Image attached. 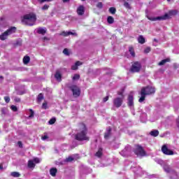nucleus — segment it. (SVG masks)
<instances>
[{"mask_svg": "<svg viewBox=\"0 0 179 179\" xmlns=\"http://www.w3.org/2000/svg\"><path fill=\"white\" fill-rule=\"evenodd\" d=\"M138 41L140 44H145V40L143 36L140 35L138 38Z\"/></svg>", "mask_w": 179, "mask_h": 179, "instance_id": "aec40b11", "label": "nucleus"}, {"mask_svg": "<svg viewBox=\"0 0 179 179\" xmlns=\"http://www.w3.org/2000/svg\"><path fill=\"white\" fill-rule=\"evenodd\" d=\"M142 68V65L138 62H135L130 69L131 72L136 73L139 72Z\"/></svg>", "mask_w": 179, "mask_h": 179, "instance_id": "0eeeda50", "label": "nucleus"}, {"mask_svg": "<svg viewBox=\"0 0 179 179\" xmlns=\"http://www.w3.org/2000/svg\"><path fill=\"white\" fill-rule=\"evenodd\" d=\"M156 91L155 90V87H146L141 89V91L140 92L141 97L138 100L139 103H143L145 101V99L146 98V96H148L149 94H153Z\"/></svg>", "mask_w": 179, "mask_h": 179, "instance_id": "7ed1b4c3", "label": "nucleus"}, {"mask_svg": "<svg viewBox=\"0 0 179 179\" xmlns=\"http://www.w3.org/2000/svg\"><path fill=\"white\" fill-rule=\"evenodd\" d=\"M42 141H47L48 139V136L46 134V133L44 134L43 136L41 137Z\"/></svg>", "mask_w": 179, "mask_h": 179, "instance_id": "f704fd0d", "label": "nucleus"}, {"mask_svg": "<svg viewBox=\"0 0 179 179\" xmlns=\"http://www.w3.org/2000/svg\"><path fill=\"white\" fill-rule=\"evenodd\" d=\"M168 1H170L171 0H167Z\"/></svg>", "mask_w": 179, "mask_h": 179, "instance_id": "e2e57ef3", "label": "nucleus"}, {"mask_svg": "<svg viewBox=\"0 0 179 179\" xmlns=\"http://www.w3.org/2000/svg\"><path fill=\"white\" fill-rule=\"evenodd\" d=\"M144 117H145L144 119L141 118V122H146L148 120V118L146 117V115H143Z\"/></svg>", "mask_w": 179, "mask_h": 179, "instance_id": "a18cd8bd", "label": "nucleus"}, {"mask_svg": "<svg viewBox=\"0 0 179 179\" xmlns=\"http://www.w3.org/2000/svg\"><path fill=\"white\" fill-rule=\"evenodd\" d=\"M80 65H82V62L78 61L71 66V69H73V71H76V69H78V67L80 66Z\"/></svg>", "mask_w": 179, "mask_h": 179, "instance_id": "f3484780", "label": "nucleus"}, {"mask_svg": "<svg viewBox=\"0 0 179 179\" xmlns=\"http://www.w3.org/2000/svg\"><path fill=\"white\" fill-rule=\"evenodd\" d=\"M166 62H169V59H163L162 61H161V62L159 63V66L164 65V64H166Z\"/></svg>", "mask_w": 179, "mask_h": 179, "instance_id": "473e14b6", "label": "nucleus"}, {"mask_svg": "<svg viewBox=\"0 0 179 179\" xmlns=\"http://www.w3.org/2000/svg\"><path fill=\"white\" fill-rule=\"evenodd\" d=\"M131 149V147L127 146L123 150L120 152V155L123 156L124 157H127L128 153L127 150H129Z\"/></svg>", "mask_w": 179, "mask_h": 179, "instance_id": "dca6fc26", "label": "nucleus"}, {"mask_svg": "<svg viewBox=\"0 0 179 179\" xmlns=\"http://www.w3.org/2000/svg\"><path fill=\"white\" fill-rule=\"evenodd\" d=\"M144 52L148 54V52H150V48H147L145 49Z\"/></svg>", "mask_w": 179, "mask_h": 179, "instance_id": "de8ad7c7", "label": "nucleus"}, {"mask_svg": "<svg viewBox=\"0 0 179 179\" xmlns=\"http://www.w3.org/2000/svg\"><path fill=\"white\" fill-rule=\"evenodd\" d=\"M123 101H124L123 98L117 97L113 100V106L117 108H120V107L122 106Z\"/></svg>", "mask_w": 179, "mask_h": 179, "instance_id": "9b49d317", "label": "nucleus"}, {"mask_svg": "<svg viewBox=\"0 0 179 179\" xmlns=\"http://www.w3.org/2000/svg\"><path fill=\"white\" fill-rule=\"evenodd\" d=\"M14 101H15L16 103H20V98L15 97V98L14 99Z\"/></svg>", "mask_w": 179, "mask_h": 179, "instance_id": "8fccbe9b", "label": "nucleus"}, {"mask_svg": "<svg viewBox=\"0 0 179 179\" xmlns=\"http://www.w3.org/2000/svg\"><path fill=\"white\" fill-rule=\"evenodd\" d=\"M32 161L34 162V163L35 164H38V163H40V162H41V159L36 157V158L33 159Z\"/></svg>", "mask_w": 179, "mask_h": 179, "instance_id": "2f4dec72", "label": "nucleus"}, {"mask_svg": "<svg viewBox=\"0 0 179 179\" xmlns=\"http://www.w3.org/2000/svg\"><path fill=\"white\" fill-rule=\"evenodd\" d=\"M150 135H151V136H159V131L157 130H152L150 132Z\"/></svg>", "mask_w": 179, "mask_h": 179, "instance_id": "4be33fe9", "label": "nucleus"}, {"mask_svg": "<svg viewBox=\"0 0 179 179\" xmlns=\"http://www.w3.org/2000/svg\"><path fill=\"white\" fill-rule=\"evenodd\" d=\"M127 104L129 108L131 110L133 115H135V112H134V94L130 93L127 99Z\"/></svg>", "mask_w": 179, "mask_h": 179, "instance_id": "423d86ee", "label": "nucleus"}, {"mask_svg": "<svg viewBox=\"0 0 179 179\" xmlns=\"http://www.w3.org/2000/svg\"><path fill=\"white\" fill-rule=\"evenodd\" d=\"M178 13V10H171L169 12V13H166L164 15L159 17H153V16H147L148 20H151V22H156L157 20H167L170 19L171 16H176Z\"/></svg>", "mask_w": 179, "mask_h": 179, "instance_id": "f03ea898", "label": "nucleus"}, {"mask_svg": "<svg viewBox=\"0 0 179 179\" xmlns=\"http://www.w3.org/2000/svg\"><path fill=\"white\" fill-rule=\"evenodd\" d=\"M2 20H3V18L0 19V23L2 22Z\"/></svg>", "mask_w": 179, "mask_h": 179, "instance_id": "13d9d810", "label": "nucleus"}, {"mask_svg": "<svg viewBox=\"0 0 179 179\" xmlns=\"http://www.w3.org/2000/svg\"><path fill=\"white\" fill-rule=\"evenodd\" d=\"M96 8H98V9H102L103 8V3L99 2L96 4Z\"/></svg>", "mask_w": 179, "mask_h": 179, "instance_id": "c9c22d12", "label": "nucleus"}, {"mask_svg": "<svg viewBox=\"0 0 179 179\" xmlns=\"http://www.w3.org/2000/svg\"><path fill=\"white\" fill-rule=\"evenodd\" d=\"M124 6L127 8V9H131V6L128 3V2H124Z\"/></svg>", "mask_w": 179, "mask_h": 179, "instance_id": "a19ab883", "label": "nucleus"}, {"mask_svg": "<svg viewBox=\"0 0 179 179\" xmlns=\"http://www.w3.org/2000/svg\"><path fill=\"white\" fill-rule=\"evenodd\" d=\"M30 112V115L28 116V118H33L34 117V111H33L31 109L29 110Z\"/></svg>", "mask_w": 179, "mask_h": 179, "instance_id": "7c9ffc66", "label": "nucleus"}, {"mask_svg": "<svg viewBox=\"0 0 179 179\" xmlns=\"http://www.w3.org/2000/svg\"><path fill=\"white\" fill-rule=\"evenodd\" d=\"M119 94H122V93H119Z\"/></svg>", "mask_w": 179, "mask_h": 179, "instance_id": "052dcab7", "label": "nucleus"}, {"mask_svg": "<svg viewBox=\"0 0 179 179\" xmlns=\"http://www.w3.org/2000/svg\"><path fill=\"white\" fill-rule=\"evenodd\" d=\"M80 78V76L79 74H75L73 76V80H78Z\"/></svg>", "mask_w": 179, "mask_h": 179, "instance_id": "72a5a7b5", "label": "nucleus"}, {"mask_svg": "<svg viewBox=\"0 0 179 179\" xmlns=\"http://www.w3.org/2000/svg\"><path fill=\"white\" fill-rule=\"evenodd\" d=\"M110 13H112V15L115 14V12H117V10L114 7H111L109 8Z\"/></svg>", "mask_w": 179, "mask_h": 179, "instance_id": "c85d7f7f", "label": "nucleus"}, {"mask_svg": "<svg viewBox=\"0 0 179 179\" xmlns=\"http://www.w3.org/2000/svg\"><path fill=\"white\" fill-rule=\"evenodd\" d=\"M13 33H16V27H11L0 35V40L5 41V40H7L8 37H9L10 34H13Z\"/></svg>", "mask_w": 179, "mask_h": 179, "instance_id": "20e7f679", "label": "nucleus"}, {"mask_svg": "<svg viewBox=\"0 0 179 179\" xmlns=\"http://www.w3.org/2000/svg\"><path fill=\"white\" fill-rule=\"evenodd\" d=\"M111 138V128L108 127L104 134V139L108 141Z\"/></svg>", "mask_w": 179, "mask_h": 179, "instance_id": "ddd939ff", "label": "nucleus"}, {"mask_svg": "<svg viewBox=\"0 0 179 179\" xmlns=\"http://www.w3.org/2000/svg\"><path fill=\"white\" fill-rule=\"evenodd\" d=\"M28 167L29 169H34V167H36V164L34 163V161H33V159L28 161Z\"/></svg>", "mask_w": 179, "mask_h": 179, "instance_id": "a211bd4d", "label": "nucleus"}, {"mask_svg": "<svg viewBox=\"0 0 179 179\" xmlns=\"http://www.w3.org/2000/svg\"><path fill=\"white\" fill-rule=\"evenodd\" d=\"M66 162H73V157H69L68 158L66 159Z\"/></svg>", "mask_w": 179, "mask_h": 179, "instance_id": "c03bdc74", "label": "nucleus"}, {"mask_svg": "<svg viewBox=\"0 0 179 179\" xmlns=\"http://www.w3.org/2000/svg\"><path fill=\"white\" fill-rule=\"evenodd\" d=\"M36 22H37V15L34 13L26 14L22 18V23L26 26H34Z\"/></svg>", "mask_w": 179, "mask_h": 179, "instance_id": "f257e3e1", "label": "nucleus"}, {"mask_svg": "<svg viewBox=\"0 0 179 179\" xmlns=\"http://www.w3.org/2000/svg\"><path fill=\"white\" fill-rule=\"evenodd\" d=\"M61 36H64V37H66L68 36H78V34H76V32H75L74 31H63L61 34Z\"/></svg>", "mask_w": 179, "mask_h": 179, "instance_id": "f8f14e48", "label": "nucleus"}, {"mask_svg": "<svg viewBox=\"0 0 179 179\" xmlns=\"http://www.w3.org/2000/svg\"><path fill=\"white\" fill-rule=\"evenodd\" d=\"M43 99H44V95H43V94H39L38 95V98L37 100L38 102L41 101V100H43Z\"/></svg>", "mask_w": 179, "mask_h": 179, "instance_id": "c756f323", "label": "nucleus"}, {"mask_svg": "<svg viewBox=\"0 0 179 179\" xmlns=\"http://www.w3.org/2000/svg\"><path fill=\"white\" fill-rule=\"evenodd\" d=\"M0 78H2V76H0Z\"/></svg>", "mask_w": 179, "mask_h": 179, "instance_id": "0e129e2a", "label": "nucleus"}, {"mask_svg": "<svg viewBox=\"0 0 179 179\" xmlns=\"http://www.w3.org/2000/svg\"><path fill=\"white\" fill-rule=\"evenodd\" d=\"M4 100L6 103H9L10 101V98H9V96H5Z\"/></svg>", "mask_w": 179, "mask_h": 179, "instance_id": "37998d69", "label": "nucleus"}, {"mask_svg": "<svg viewBox=\"0 0 179 179\" xmlns=\"http://www.w3.org/2000/svg\"><path fill=\"white\" fill-rule=\"evenodd\" d=\"M49 40H50V38H48V37H43V41H49Z\"/></svg>", "mask_w": 179, "mask_h": 179, "instance_id": "3c124183", "label": "nucleus"}, {"mask_svg": "<svg viewBox=\"0 0 179 179\" xmlns=\"http://www.w3.org/2000/svg\"><path fill=\"white\" fill-rule=\"evenodd\" d=\"M135 155L140 157L146 156V152H145V150H143V148L141 145H137L134 150Z\"/></svg>", "mask_w": 179, "mask_h": 179, "instance_id": "6e6552de", "label": "nucleus"}, {"mask_svg": "<svg viewBox=\"0 0 179 179\" xmlns=\"http://www.w3.org/2000/svg\"><path fill=\"white\" fill-rule=\"evenodd\" d=\"M103 103H106V101H108V96H106L105 98H103Z\"/></svg>", "mask_w": 179, "mask_h": 179, "instance_id": "603ef678", "label": "nucleus"}, {"mask_svg": "<svg viewBox=\"0 0 179 179\" xmlns=\"http://www.w3.org/2000/svg\"><path fill=\"white\" fill-rule=\"evenodd\" d=\"M55 121H56L55 118H52V119H50V120H49V124H50V125H52V124H55Z\"/></svg>", "mask_w": 179, "mask_h": 179, "instance_id": "4c0bfd02", "label": "nucleus"}, {"mask_svg": "<svg viewBox=\"0 0 179 179\" xmlns=\"http://www.w3.org/2000/svg\"><path fill=\"white\" fill-rule=\"evenodd\" d=\"M74 97H79L80 96V89L76 85H72L70 87Z\"/></svg>", "mask_w": 179, "mask_h": 179, "instance_id": "1a4fd4ad", "label": "nucleus"}, {"mask_svg": "<svg viewBox=\"0 0 179 179\" xmlns=\"http://www.w3.org/2000/svg\"><path fill=\"white\" fill-rule=\"evenodd\" d=\"M82 1H85V0H82Z\"/></svg>", "mask_w": 179, "mask_h": 179, "instance_id": "69168bd1", "label": "nucleus"}, {"mask_svg": "<svg viewBox=\"0 0 179 179\" xmlns=\"http://www.w3.org/2000/svg\"><path fill=\"white\" fill-rule=\"evenodd\" d=\"M102 155H103V149L99 148L98 152L95 154V156H96V157H101Z\"/></svg>", "mask_w": 179, "mask_h": 179, "instance_id": "b1692460", "label": "nucleus"}, {"mask_svg": "<svg viewBox=\"0 0 179 179\" xmlns=\"http://www.w3.org/2000/svg\"><path fill=\"white\" fill-rule=\"evenodd\" d=\"M63 54H64V55H69V50L67 48H65L63 50Z\"/></svg>", "mask_w": 179, "mask_h": 179, "instance_id": "ea45409f", "label": "nucleus"}, {"mask_svg": "<svg viewBox=\"0 0 179 179\" xmlns=\"http://www.w3.org/2000/svg\"><path fill=\"white\" fill-rule=\"evenodd\" d=\"M55 78L57 79V80H58L59 82H61V79L62 78V76H61V73L59 71H57L55 75Z\"/></svg>", "mask_w": 179, "mask_h": 179, "instance_id": "412c9836", "label": "nucleus"}, {"mask_svg": "<svg viewBox=\"0 0 179 179\" xmlns=\"http://www.w3.org/2000/svg\"><path fill=\"white\" fill-rule=\"evenodd\" d=\"M164 170L166 173H171V168L167 165L164 166Z\"/></svg>", "mask_w": 179, "mask_h": 179, "instance_id": "a878e982", "label": "nucleus"}, {"mask_svg": "<svg viewBox=\"0 0 179 179\" xmlns=\"http://www.w3.org/2000/svg\"><path fill=\"white\" fill-rule=\"evenodd\" d=\"M129 52H130L131 57H135V50H134V48L129 47Z\"/></svg>", "mask_w": 179, "mask_h": 179, "instance_id": "cd10ccee", "label": "nucleus"}, {"mask_svg": "<svg viewBox=\"0 0 179 179\" xmlns=\"http://www.w3.org/2000/svg\"><path fill=\"white\" fill-rule=\"evenodd\" d=\"M42 108H44V110H47L48 108V106L47 105V103H43L42 105Z\"/></svg>", "mask_w": 179, "mask_h": 179, "instance_id": "79ce46f5", "label": "nucleus"}, {"mask_svg": "<svg viewBox=\"0 0 179 179\" xmlns=\"http://www.w3.org/2000/svg\"><path fill=\"white\" fill-rule=\"evenodd\" d=\"M50 176H52V177H55V176H57V169L56 168L50 169Z\"/></svg>", "mask_w": 179, "mask_h": 179, "instance_id": "6ab92c4d", "label": "nucleus"}, {"mask_svg": "<svg viewBox=\"0 0 179 179\" xmlns=\"http://www.w3.org/2000/svg\"><path fill=\"white\" fill-rule=\"evenodd\" d=\"M10 176L12 177H15V178H17L20 177V173L19 172H12L10 173Z\"/></svg>", "mask_w": 179, "mask_h": 179, "instance_id": "393cba45", "label": "nucleus"}, {"mask_svg": "<svg viewBox=\"0 0 179 179\" xmlns=\"http://www.w3.org/2000/svg\"><path fill=\"white\" fill-rule=\"evenodd\" d=\"M70 0H62V1L65 3L66 2H69Z\"/></svg>", "mask_w": 179, "mask_h": 179, "instance_id": "6e6d98bb", "label": "nucleus"}, {"mask_svg": "<svg viewBox=\"0 0 179 179\" xmlns=\"http://www.w3.org/2000/svg\"><path fill=\"white\" fill-rule=\"evenodd\" d=\"M3 166L0 165V170H3Z\"/></svg>", "mask_w": 179, "mask_h": 179, "instance_id": "4d7b16f0", "label": "nucleus"}, {"mask_svg": "<svg viewBox=\"0 0 179 179\" xmlns=\"http://www.w3.org/2000/svg\"><path fill=\"white\" fill-rule=\"evenodd\" d=\"M155 43H157V39L155 38L154 39V43H153V45H157V44Z\"/></svg>", "mask_w": 179, "mask_h": 179, "instance_id": "5fc2aeb1", "label": "nucleus"}, {"mask_svg": "<svg viewBox=\"0 0 179 179\" xmlns=\"http://www.w3.org/2000/svg\"><path fill=\"white\" fill-rule=\"evenodd\" d=\"M77 13L79 16H82L83 15H85V6H79L77 8Z\"/></svg>", "mask_w": 179, "mask_h": 179, "instance_id": "4468645a", "label": "nucleus"}, {"mask_svg": "<svg viewBox=\"0 0 179 179\" xmlns=\"http://www.w3.org/2000/svg\"><path fill=\"white\" fill-rule=\"evenodd\" d=\"M48 8H50V6L45 4L42 7V10H48Z\"/></svg>", "mask_w": 179, "mask_h": 179, "instance_id": "58836bf2", "label": "nucleus"}, {"mask_svg": "<svg viewBox=\"0 0 179 179\" xmlns=\"http://www.w3.org/2000/svg\"><path fill=\"white\" fill-rule=\"evenodd\" d=\"M174 174L176 175V172H174Z\"/></svg>", "mask_w": 179, "mask_h": 179, "instance_id": "680f3d73", "label": "nucleus"}, {"mask_svg": "<svg viewBox=\"0 0 179 179\" xmlns=\"http://www.w3.org/2000/svg\"><path fill=\"white\" fill-rule=\"evenodd\" d=\"M17 145H18L19 148H22V146H23V144H22L21 141H18Z\"/></svg>", "mask_w": 179, "mask_h": 179, "instance_id": "864d4df0", "label": "nucleus"}, {"mask_svg": "<svg viewBox=\"0 0 179 179\" xmlns=\"http://www.w3.org/2000/svg\"><path fill=\"white\" fill-rule=\"evenodd\" d=\"M162 152L164 153V155H166L167 156H173V155H174V152L169 149V148H167V145L166 144L162 145Z\"/></svg>", "mask_w": 179, "mask_h": 179, "instance_id": "9d476101", "label": "nucleus"}, {"mask_svg": "<svg viewBox=\"0 0 179 179\" xmlns=\"http://www.w3.org/2000/svg\"><path fill=\"white\" fill-rule=\"evenodd\" d=\"M107 22L109 23V24H113V23H114V18L111 16H109L108 17Z\"/></svg>", "mask_w": 179, "mask_h": 179, "instance_id": "bb28decb", "label": "nucleus"}, {"mask_svg": "<svg viewBox=\"0 0 179 179\" xmlns=\"http://www.w3.org/2000/svg\"><path fill=\"white\" fill-rule=\"evenodd\" d=\"M10 109H11L13 111H14V112L17 111V107L16 106H14V105H12V106H10Z\"/></svg>", "mask_w": 179, "mask_h": 179, "instance_id": "e433bc0d", "label": "nucleus"}, {"mask_svg": "<svg viewBox=\"0 0 179 179\" xmlns=\"http://www.w3.org/2000/svg\"><path fill=\"white\" fill-rule=\"evenodd\" d=\"M36 32L38 34H42V36H44V34H45V33L47 32V29L43 28V27H39V28L36 29Z\"/></svg>", "mask_w": 179, "mask_h": 179, "instance_id": "2eb2a0df", "label": "nucleus"}, {"mask_svg": "<svg viewBox=\"0 0 179 179\" xmlns=\"http://www.w3.org/2000/svg\"><path fill=\"white\" fill-rule=\"evenodd\" d=\"M1 113L2 114H6V108H1Z\"/></svg>", "mask_w": 179, "mask_h": 179, "instance_id": "09e8293b", "label": "nucleus"}, {"mask_svg": "<svg viewBox=\"0 0 179 179\" xmlns=\"http://www.w3.org/2000/svg\"><path fill=\"white\" fill-rule=\"evenodd\" d=\"M52 0H38V2L43 3V2H51Z\"/></svg>", "mask_w": 179, "mask_h": 179, "instance_id": "49530a36", "label": "nucleus"}, {"mask_svg": "<svg viewBox=\"0 0 179 179\" xmlns=\"http://www.w3.org/2000/svg\"><path fill=\"white\" fill-rule=\"evenodd\" d=\"M23 62L25 65H27V64H29V62H30V57H29V56L24 57Z\"/></svg>", "mask_w": 179, "mask_h": 179, "instance_id": "5701e85b", "label": "nucleus"}, {"mask_svg": "<svg viewBox=\"0 0 179 179\" xmlns=\"http://www.w3.org/2000/svg\"><path fill=\"white\" fill-rule=\"evenodd\" d=\"M86 134H87L86 127L83 125V130L76 135V139L77 141H89V138Z\"/></svg>", "mask_w": 179, "mask_h": 179, "instance_id": "39448f33", "label": "nucleus"}, {"mask_svg": "<svg viewBox=\"0 0 179 179\" xmlns=\"http://www.w3.org/2000/svg\"><path fill=\"white\" fill-rule=\"evenodd\" d=\"M139 170H142V169H141V168H139Z\"/></svg>", "mask_w": 179, "mask_h": 179, "instance_id": "bf43d9fd", "label": "nucleus"}]
</instances>
